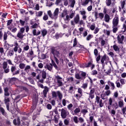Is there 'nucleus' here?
I'll return each instance as SVG.
<instances>
[{
    "instance_id": "nucleus-1",
    "label": "nucleus",
    "mask_w": 126,
    "mask_h": 126,
    "mask_svg": "<svg viewBox=\"0 0 126 126\" xmlns=\"http://www.w3.org/2000/svg\"><path fill=\"white\" fill-rule=\"evenodd\" d=\"M14 46V48H13V49H9V51L7 52V57H12V56L14 55V52L15 53H16V52L18 51L19 54H20V53L22 52V49L19 47V45H18V43L17 42H15Z\"/></svg>"
},
{
    "instance_id": "nucleus-2",
    "label": "nucleus",
    "mask_w": 126,
    "mask_h": 126,
    "mask_svg": "<svg viewBox=\"0 0 126 126\" xmlns=\"http://www.w3.org/2000/svg\"><path fill=\"white\" fill-rule=\"evenodd\" d=\"M52 96L53 99H59V100H62L63 96V93L60 92V91L52 92Z\"/></svg>"
},
{
    "instance_id": "nucleus-3",
    "label": "nucleus",
    "mask_w": 126,
    "mask_h": 126,
    "mask_svg": "<svg viewBox=\"0 0 126 126\" xmlns=\"http://www.w3.org/2000/svg\"><path fill=\"white\" fill-rule=\"evenodd\" d=\"M51 55H53V57L56 60V62L57 63H59V60L58 59H60V56H61V54H60V52L57 50H56L55 48H52L51 49Z\"/></svg>"
},
{
    "instance_id": "nucleus-4",
    "label": "nucleus",
    "mask_w": 126,
    "mask_h": 126,
    "mask_svg": "<svg viewBox=\"0 0 126 126\" xmlns=\"http://www.w3.org/2000/svg\"><path fill=\"white\" fill-rule=\"evenodd\" d=\"M73 122L75 124H81V126H86V123L84 122V119L82 117H77V116H75L73 118Z\"/></svg>"
},
{
    "instance_id": "nucleus-5",
    "label": "nucleus",
    "mask_w": 126,
    "mask_h": 126,
    "mask_svg": "<svg viewBox=\"0 0 126 126\" xmlns=\"http://www.w3.org/2000/svg\"><path fill=\"white\" fill-rule=\"evenodd\" d=\"M61 16L65 21H69V16L67 14V10L66 9H64L63 11Z\"/></svg>"
},
{
    "instance_id": "nucleus-6",
    "label": "nucleus",
    "mask_w": 126,
    "mask_h": 126,
    "mask_svg": "<svg viewBox=\"0 0 126 126\" xmlns=\"http://www.w3.org/2000/svg\"><path fill=\"white\" fill-rule=\"evenodd\" d=\"M95 104L98 105L101 108L103 107V100L100 98V97L96 96L95 97Z\"/></svg>"
},
{
    "instance_id": "nucleus-7",
    "label": "nucleus",
    "mask_w": 126,
    "mask_h": 126,
    "mask_svg": "<svg viewBox=\"0 0 126 126\" xmlns=\"http://www.w3.org/2000/svg\"><path fill=\"white\" fill-rule=\"evenodd\" d=\"M55 79L57 81L58 85L59 87L61 86H63V83L62 77H61L60 76L57 75L55 76Z\"/></svg>"
},
{
    "instance_id": "nucleus-8",
    "label": "nucleus",
    "mask_w": 126,
    "mask_h": 126,
    "mask_svg": "<svg viewBox=\"0 0 126 126\" xmlns=\"http://www.w3.org/2000/svg\"><path fill=\"white\" fill-rule=\"evenodd\" d=\"M24 31H25V29L24 28H21L20 31L18 32V34H17V37L19 38L20 39H22L24 37Z\"/></svg>"
},
{
    "instance_id": "nucleus-9",
    "label": "nucleus",
    "mask_w": 126,
    "mask_h": 126,
    "mask_svg": "<svg viewBox=\"0 0 126 126\" xmlns=\"http://www.w3.org/2000/svg\"><path fill=\"white\" fill-rule=\"evenodd\" d=\"M69 113L68 111L64 110L63 108L61 110V117L63 118V119H65L66 116L69 115Z\"/></svg>"
},
{
    "instance_id": "nucleus-10",
    "label": "nucleus",
    "mask_w": 126,
    "mask_h": 126,
    "mask_svg": "<svg viewBox=\"0 0 126 126\" xmlns=\"http://www.w3.org/2000/svg\"><path fill=\"white\" fill-rule=\"evenodd\" d=\"M109 62V57L107 56V55H104L101 58V63L102 64H104V63H107Z\"/></svg>"
},
{
    "instance_id": "nucleus-11",
    "label": "nucleus",
    "mask_w": 126,
    "mask_h": 126,
    "mask_svg": "<svg viewBox=\"0 0 126 126\" xmlns=\"http://www.w3.org/2000/svg\"><path fill=\"white\" fill-rule=\"evenodd\" d=\"M2 66L5 73H8V72H9V68H8L7 66V63L5 62H3Z\"/></svg>"
},
{
    "instance_id": "nucleus-12",
    "label": "nucleus",
    "mask_w": 126,
    "mask_h": 126,
    "mask_svg": "<svg viewBox=\"0 0 126 126\" xmlns=\"http://www.w3.org/2000/svg\"><path fill=\"white\" fill-rule=\"evenodd\" d=\"M16 67L12 66L11 68V71L13 74V75H16V74H19V70H16Z\"/></svg>"
},
{
    "instance_id": "nucleus-13",
    "label": "nucleus",
    "mask_w": 126,
    "mask_h": 126,
    "mask_svg": "<svg viewBox=\"0 0 126 126\" xmlns=\"http://www.w3.org/2000/svg\"><path fill=\"white\" fill-rule=\"evenodd\" d=\"M27 57L30 59L31 61H32L33 59H34V52L32 49L27 53Z\"/></svg>"
},
{
    "instance_id": "nucleus-14",
    "label": "nucleus",
    "mask_w": 126,
    "mask_h": 126,
    "mask_svg": "<svg viewBox=\"0 0 126 126\" xmlns=\"http://www.w3.org/2000/svg\"><path fill=\"white\" fill-rule=\"evenodd\" d=\"M112 23L113 27H117L119 24V17H115L112 21Z\"/></svg>"
},
{
    "instance_id": "nucleus-15",
    "label": "nucleus",
    "mask_w": 126,
    "mask_h": 126,
    "mask_svg": "<svg viewBox=\"0 0 126 126\" xmlns=\"http://www.w3.org/2000/svg\"><path fill=\"white\" fill-rule=\"evenodd\" d=\"M89 2L92 3V0H82L81 1V5H82V6H87Z\"/></svg>"
},
{
    "instance_id": "nucleus-16",
    "label": "nucleus",
    "mask_w": 126,
    "mask_h": 126,
    "mask_svg": "<svg viewBox=\"0 0 126 126\" xmlns=\"http://www.w3.org/2000/svg\"><path fill=\"white\" fill-rule=\"evenodd\" d=\"M124 39H125V36L119 34L117 37L118 42L119 44H123L124 42Z\"/></svg>"
},
{
    "instance_id": "nucleus-17",
    "label": "nucleus",
    "mask_w": 126,
    "mask_h": 126,
    "mask_svg": "<svg viewBox=\"0 0 126 126\" xmlns=\"http://www.w3.org/2000/svg\"><path fill=\"white\" fill-rule=\"evenodd\" d=\"M80 14L82 16V19L83 20H86L87 16H86V11L85 10H81L80 11Z\"/></svg>"
},
{
    "instance_id": "nucleus-18",
    "label": "nucleus",
    "mask_w": 126,
    "mask_h": 126,
    "mask_svg": "<svg viewBox=\"0 0 126 126\" xmlns=\"http://www.w3.org/2000/svg\"><path fill=\"white\" fill-rule=\"evenodd\" d=\"M4 103L6 105L7 110H9V104H8V103H9V98L5 96L4 98Z\"/></svg>"
},
{
    "instance_id": "nucleus-19",
    "label": "nucleus",
    "mask_w": 126,
    "mask_h": 126,
    "mask_svg": "<svg viewBox=\"0 0 126 126\" xmlns=\"http://www.w3.org/2000/svg\"><path fill=\"white\" fill-rule=\"evenodd\" d=\"M80 19V17H79V15L77 14L74 18V22L76 24H78Z\"/></svg>"
},
{
    "instance_id": "nucleus-20",
    "label": "nucleus",
    "mask_w": 126,
    "mask_h": 126,
    "mask_svg": "<svg viewBox=\"0 0 126 126\" xmlns=\"http://www.w3.org/2000/svg\"><path fill=\"white\" fill-rule=\"evenodd\" d=\"M125 4H126V1L125 0L121 1V8L123 10V14L126 13V9L125 8Z\"/></svg>"
},
{
    "instance_id": "nucleus-21",
    "label": "nucleus",
    "mask_w": 126,
    "mask_h": 126,
    "mask_svg": "<svg viewBox=\"0 0 126 126\" xmlns=\"http://www.w3.org/2000/svg\"><path fill=\"white\" fill-rule=\"evenodd\" d=\"M58 15H59V8H57L54 12V19H57V18L58 17Z\"/></svg>"
},
{
    "instance_id": "nucleus-22",
    "label": "nucleus",
    "mask_w": 126,
    "mask_h": 126,
    "mask_svg": "<svg viewBox=\"0 0 126 126\" xmlns=\"http://www.w3.org/2000/svg\"><path fill=\"white\" fill-rule=\"evenodd\" d=\"M32 33L33 36H38V35H40V34H41V32L39 31L37 32L35 29H34L32 30Z\"/></svg>"
},
{
    "instance_id": "nucleus-23",
    "label": "nucleus",
    "mask_w": 126,
    "mask_h": 126,
    "mask_svg": "<svg viewBox=\"0 0 126 126\" xmlns=\"http://www.w3.org/2000/svg\"><path fill=\"white\" fill-rule=\"evenodd\" d=\"M94 66L95 65L92 63L91 62L89 63L88 64L86 65V67H91L92 69H93Z\"/></svg>"
},
{
    "instance_id": "nucleus-24",
    "label": "nucleus",
    "mask_w": 126,
    "mask_h": 126,
    "mask_svg": "<svg viewBox=\"0 0 126 126\" xmlns=\"http://www.w3.org/2000/svg\"><path fill=\"white\" fill-rule=\"evenodd\" d=\"M44 67L45 68H47L48 70H50V71H51V70L53 69V65L52 64H46V65H45Z\"/></svg>"
},
{
    "instance_id": "nucleus-25",
    "label": "nucleus",
    "mask_w": 126,
    "mask_h": 126,
    "mask_svg": "<svg viewBox=\"0 0 126 126\" xmlns=\"http://www.w3.org/2000/svg\"><path fill=\"white\" fill-rule=\"evenodd\" d=\"M100 44H101L102 47H103L104 46H107V45L108 44V42L107 41V40H105L104 39H101V40L100 41Z\"/></svg>"
},
{
    "instance_id": "nucleus-26",
    "label": "nucleus",
    "mask_w": 126,
    "mask_h": 126,
    "mask_svg": "<svg viewBox=\"0 0 126 126\" xmlns=\"http://www.w3.org/2000/svg\"><path fill=\"white\" fill-rule=\"evenodd\" d=\"M104 21L105 22H109L110 21V16L108 14L105 15Z\"/></svg>"
},
{
    "instance_id": "nucleus-27",
    "label": "nucleus",
    "mask_w": 126,
    "mask_h": 126,
    "mask_svg": "<svg viewBox=\"0 0 126 126\" xmlns=\"http://www.w3.org/2000/svg\"><path fill=\"white\" fill-rule=\"evenodd\" d=\"M107 83L109 85H111V86L112 87L111 88L112 90H114L115 89V84L114 83L109 81L107 82Z\"/></svg>"
},
{
    "instance_id": "nucleus-28",
    "label": "nucleus",
    "mask_w": 126,
    "mask_h": 126,
    "mask_svg": "<svg viewBox=\"0 0 126 126\" xmlns=\"http://www.w3.org/2000/svg\"><path fill=\"white\" fill-rule=\"evenodd\" d=\"M13 124L15 126H19V125H20V120H19V119H18L17 121L14 119L13 120Z\"/></svg>"
},
{
    "instance_id": "nucleus-29",
    "label": "nucleus",
    "mask_w": 126,
    "mask_h": 126,
    "mask_svg": "<svg viewBox=\"0 0 126 126\" xmlns=\"http://www.w3.org/2000/svg\"><path fill=\"white\" fill-rule=\"evenodd\" d=\"M49 91V88L47 87H44V90H43V95L46 97V95L47 94V93H48V92Z\"/></svg>"
},
{
    "instance_id": "nucleus-30",
    "label": "nucleus",
    "mask_w": 126,
    "mask_h": 126,
    "mask_svg": "<svg viewBox=\"0 0 126 126\" xmlns=\"http://www.w3.org/2000/svg\"><path fill=\"white\" fill-rule=\"evenodd\" d=\"M47 32H48L45 29H43V30H41V34H42V35L43 36V37H45V36H46L47 35Z\"/></svg>"
},
{
    "instance_id": "nucleus-31",
    "label": "nucleus",
    "mask_w": 126,
    "mask_h": 126,
    "mask_svg": "<svg viewBox=\"0 0 126 126\" xmlns=\"http://www.w3.org/2000/svg\"><path fill=\"white\" fill-rule=\"evenodd\" d=\"M31 68V66H30V65H28L26 66L25 67V71H26V72H27V73H29V70Z\"/></svg>"
},
{
    "instance_id": "nucleus-32",
    "label": "nucleus",
    "mask_w": 126,
    "mask_h": 126,
    "mask_svg": "<svg viewBox=\"0 0 126 126\" xmlns=\"http://www.w3.org/2000/svg\"><path fill=\"white\" fill-rule=\"evenodd\" d=\"M69 2H70V7H74V4H75V0H69Z\"/></svg>"
},
{
    "instance_id": "nucleus-33",
    "label": "nucleus",
    "mask_w": 126,
    "mask_h": 126,
    "mask_svg": "<svg viewBox=\"0 0 126 126\" xmlns=\"http://www.w3.org/2000/svg\"><path fill=\"white\" fill-rule=\"evenodd\" d=\"M41 15H43V11H39L36 13L35 16L37 17H41Z\"/></svg>"
},
{
    "instance_id": "nucleus-34",
    "label": "nucleus",
    "mask_w": 126,
    "mask_h": 126,
    "mask_svg": "<svg viewBox=\"0 0 126 126\" xmlns=\"http://www.w3.org/2000/svg\"><path fill=\"white\" fill-rule=\"evenodd\" d=\"M113 48L115 52H119L120 51V48L117 45H113Z\"/></svg>"
},
{
    "instance_id": "nucleus-35",
    "label": "nucleus",
    "mask_w": 126,
    "mask_h": 126,
    "mask_svg": "<svg viewBox=\"0 0 126 126\" xmlns=\"http://www.w3.org/2000/svg\"><path fill=\"white\" fill-rule=\"evenodd\" d=\"M4 91L5 96H9V93L7 92L8 91V89L7 88H5L4 90Z\"/></svg>"
},
{
    "instance_id": "nucleus-36",
    "label": "nucleus",
    "mask_w": 126,
    "mask_h": 126,
    "mask_svg": "<svg viewBox=\"0 0 126 126\" xmlns=\"http://www.w3.org/2000/svg\"><path fill=\"white\" fill-rule=\"evenodd\" d=\"M72 107H73V105H72L71 103L69 104L67 106L68 110L69 111H72Z\"/></svg>"
},
{
    "instance_id": "nucleus-37",
    "label": "nucleus",
    "mask_w": 126,
    "mask_h": 126,
    "mask_svg": "<svg viewBox=\"0 0 126 126\" xmlns=\"http://www.w3.org/2000/svg\"><path fill=\"white\" fill-rule=\"evenodd\" d=\"M9 45L8 43H6V41H5V44L4 45V49H6L7 50H8V48H9Z\"/></svg>"
},
{
    "instance_id": "nucleus-38",
    "label": "nucleus",
    "mask_w": 126,
    "mask_h": 126,
    "mask_svg": "<svg viewBox=\"0 0 126 126\" xmlns=\"http://www.w3.org/2000/svg\"><path fill=\"white\" fill-rule=\"evenodd\" d=\"M47 1L46 5L47 6H49V7H50V6H52L53 5V3L52 2H49V0H46Z\"/></svg>"
},
{
    "instance_id": "nucleus-39",
    "label": "nucleus",
    "mask_w": 126,
    "mask_h": 126,
    "mask_svg": "<svg viewBox=\"0 0 126 126\" xmlns=\"http://www.w3.org/2000/svg\"><path fill=\"white\" fill-rule=\"evenodd\" d=\"M41 75H42V79H46V76H47V74H46V72L43 71V72H42Z\"/></svg>"
},
{
    "instance_id": "nucleus-40",
    "label": "nucleus",
    "mask_w": 126,
    "mask_h": 126,
    "mask_svg": "<svg viewBox=\"0 0 126 126\" xmlns=\"http://www.w3.org/2000/svg\"><path fill=\"white\" fill-rule=\"evenodd\" d=\"M0 111L3 116H5L6 115V113L5 112V111H4V109L3 108H0Z\"/></svg>"
},
{
    "instance_id": "nucleus-41",
    "label": "nucleus",
    "mask_w": 126,
    "mask_h": 126,
    "mask_svg": "<svg viewBox=\"0 0 126 126\" xmlns=\"http://www.w3.org/2000/svg\"><path fill=\"white\" fill-rule=\"evenodd\" d=\"M3 37L4 41H6V40L7 39V32H4V34H3Z\"/></svg>"
},
{
    "instance_id": "nucleus-42",
    "label": "nucleus",
    "mask_w": 126,
    "mask_h": 126,
    "mask_svg": "<svg viewBox=\"0 0 126 126\" xmlns=\"http://www.w3.org/2000/svg\"><path fill=\"white\" fill-rule=\"evenodd\" d=\"M19 67L20 68H21V69H23L24 68H25V64L23 63H20Z\"/></svg>"
},
{
    "instance_id": "nucleus-43",
    "label": "nucleus",
    "mask_w": 126,
    "mask_h": 126,
    "mask_svg": "<svg viewBox=\"0 0 126 126\" xmlns=\"http://www.w3.org/2000/svg\"><path fill=\"white\" fill-rule=\"evenodd\" d=\"M93 38V35L92 34H89L87 36L86 40L87 41H89L90 40H91Z\"/></svg>"
},
{
    "instance_id": "nucleus-44",
    "label": "nucleus",
    "mask_w": 126,
    "mask_h": 126,
    "mask_svg": "<svg viewBox=\"0 0 126 126\" xmlns=\"http://www.w3.org/2000/svg\"><path fill=\"white\" fill-rule=\"evenodd\" d=\"M116 84L117 88H121L123 86V85H121V83L118 81L116 82Z\"/></svg>"
},
{
    "instance_id": "nucleus-45",
    "label": "nucleus",
    "mask_w": 126,
    "mask_h": 126,
    "mask_svg": "<svg viewBox=\"0 0 126 126\" xmlns=\"http://www.w3.org/2000/svg\"><path fill=\"white\" fill-rule=\"evenodd\" d=\"M74 114H78V113H80V108H77L74 110Z\"/></svg>"
},
{
    "instance_id": "nucleus-46",
    "label": "nucleus",
    "mask_w": 126,
    "mask_h": 126,
    "mask_svg": "<svg viewBox=\"0 0 126 126\" xmlns=\"http://www.w3.org/2000/svg\"><path fill=\"white\" fill-rule=\"evenodd\" d=\"M68 102V101L64 99H63L62 100V104L63 105V106H64V107H65V106H66V102Z\"/></svg>"
},
{
    "instance_id": "nucleus-47",
    "label": "nucleus",
    "mask_w": 126,
    "mask_h": 126,
    "mask_svg": "<svg viewBox=\"0 0 126 126\" xmlns=\"http://www.w3.org/2000/svg\"><path fill=\"white\" fill-rule=\"evenodd\" d=\"M47 14L49 15V17H51V18H54V16H53V14H52V12L51 10H49L47 11Z\"/></svg>"
},
{
    "instance_id": "nucleus-48",
    "label": "nucleus",
    "mask_w": 126,
    "mask_h": 126,
    "mask_svg": "<svg viewBox=\"0 0 126 126\" xmlns=\"http://www.w3.org/2000/svg\"><path fill=\"white\" fill-rule=\"evenodd\" d=\"M111 93H112L111 92V91H110V90H107L105 92V95H106V96H110V95H111Z\"/></svg>"
},
{
    "instance_id": "nucleus-49",
    "label": "nucleus",
    "mask_w": 126,
    "mask_h": 126,
    "mask_svg": "<svg viewBox=\"0 0 126 126\" xmlns=\"http://www.w3.org/2000/svg\"><path fill=\"white\" fill-rule=\"evenodd\" d=\"M120 81L122 85H124V84H126V80L124 79H121Z\"/></svg>"
},
{
    "instance_id": "nucleus-50",
    "label": "nucleus",
    "mask_w": 126,
    "mask_h": 126,
    "mask_svg": "<svg viewBox=\"0 0 126 126\" xmlns=\"http://www.w3.org/2000/svg\"><path fill=\"white\" fill-rule=\"evenodd\" d=\"M92 8H93V6H92V5H91L87 7V9L88 11L90 12L92 11Z\"/></svg>"
},
{
    "instance_id": "nucleus-51",
    "label": "nucleus",
    "mask_w": 126,
    "mask_h": 126,
    "mask_svg": "<svg viewBox=\"0 0 126 126\" xmlns=\"http://www.w3.org/2000/svg\"><path fill=\"white\" fill-rule=\"evenodd\" d=\"M81 113L84 115H86L87 113H88V111H87V109H82L81 110Z\"/></svg>"
},
{
    "instance_id": "nucleus-52",
    "label": "nucleus",
    "mask_w": 126,
    "mask_h": 126,
    "mask_svg": "<svg viewBox=\"0 0 126 126\" xmlns=\"http://www.w3.org/2000/svg\"><path fill=\"white\" fill-rule=\"evenodd\" d=\"M38 26H39V24L35 23V24L32 25L31 26V27H32V28H33V29H36V28H38Z\"/></svg>"
},
{
    "instance_id": "nucleus-53",
    "label": "nucleus",
    "mask_w": 126,
    "mask_h": 126,
    "mask_svg": "<svg viewBox=\"0 0 126 126\" xmlns=\"http://www.w3.org/2000/svg\"><path fill=\"white\" fill-rule=\"evenodd\" d=\"M88 86V84L84 83L83 84V85L81 87H82V88H83V89H86V88H87Z\"/></svg>"
},
{
    "instance_id": "nucleus-54",
    "label": "nucleus",
    "mask_w": 126,
    "mask_h": 126,
    "mask_svg": "<svg viewBox=\"0 0 126 126\" xmlns=\"http://www.w3.org/2000/svg\"><path fill=\"white\" fill-rule=\"evenodd\" d=\"M76 45H77V40H76V38H75L73 40V47H75Z\"/></svg>"
},
{
    "instance_id": "nucleus-55",
    "label": "nucleus",
    "mask_w": 126,
    "mask_h": 126,
    "mask_svg": "<svg viewBox=\"0 0 126 126\" xmlns=\"http://www.w3.org/2000/svg\"><path fill=\"white\" fill-rule=\"evenodd\" d=\"M106 4L107 6H110V5H111V0H106Z\"/></svg>"
},
{
    "instance_id": "nucleus-56",
    "label": "nucleus",
    "mask_w": 126,
    "mask_h": 126,
    "mask_svg": "<svg viewBox=\"0 0 126 126\" xmlns=\"http://www.w3.org/2000/svg\"><path fill=\"white\" fill-rule=\"evenodd\" d=\"M78 92L79 94L81 95V96H82V89H81V88H78Z\"/></svg>"
},
{
    "instance_id": "nucleus-57",
    "label": "nucleus",
    "mask_w": 126,
    "mask_h": 126,
    "mask_svg": "<svg viewBox=\"0 0 126 126\" xmlns=\"http://www.w3.org/2000/svg\"><path fill=\"white\" fill-rule=\"evenodd\" d=\"M98 16L100 19H103V18H104V14H103V13H99Z\"/></svg>"
},
{
    "instance_id": "nucleus-58",
    "label": "nucleus",
    "mask_w": 126,
    "mask_h": 126,
    "mask_svg": "<svg viewBox=\"0 0 126 126\" xmlns=\"http://www.w3.org/2000/svg\"><path fill=\"white\" fill-rule=\"evenodd\" d=\"M113 33H116V32H117L118 31V28H117V27H114V26H113Z\"/></svg>"
},
{
    "instance_id": "nucleus-59",
    "label": "nucleus",
    "mask_w": 126,
    "mask_h": 126,
    "mask_svg": "<svg viewBox=\"0 0 126 126\" xmlns=\"http://www.w3.org/2000/svg\"><path fill=\"white\" fill-rule=\"evenodd\" d=\"M54 121V123H55V124H58V123H59V118H57V116H55Z\"/></svg>"
},
{
    "instance_id": "nucleus-60",
    "label": "nucleus",
    "mask_w": 126,
    "mask_h": 126,
    "mask_svg": "<svg viewBox=\"0 0 126 126\" xmlns=\"http://www.w3.org/2000/svg\"><path fill=\"white\" fill-rule=\"evenodd\" d=\"M119 107H120V108H122V107L124 106V102L123 101H120L119 102Z\"/></svg>"
},
{
    "instance_id": "nucleus-61",
    "label": "nucleus",
    "mask_w": 126,
    "mask_h": 126,
    "mask_svg": "<svg viewBox=\"0 0 126 126\" xmlns=\"http://www.w3.org/2000/svg\"><path fill=\"white\" fill-rule=\"evenodd\" d=\"M75 78L77 79H81V77L79 75V74L77 73L75 74Z\"/></svg>"
},
{
    "instance_id": "nucleus-62",
    "label": "nucleus",
    "mask_w": 126,
    "mask_h": 126,
    "mask_svg": "<svg viewBox=\"0 0 126 126\" xmlns=\"http://www.w3.org/2000/svg\"><path fill=\"white\" fill-rule=\"evenodd\" d=\"M99 30H100V29H99V28H96L94 32V34H97V33H98V32H99Z\"/></svg>"
},
{
    "instance_id": "nucleus-63",
    "label": "nucleus",
    "mask_w": 126,
    "mask_h": 126,
    "mask_svg": "<svg viewBox=\"0 0 126 126\" xmlns=\"http://www.w3.org/2000/svg\"><path fill=\"white\" fill-rule=\"evenodd\" d=\"M29 50V45H26L24 47V51H28Z\"/></svg>"
},
{
    "instance_id": "nucleus-64",
    "label": "nucleus",
    "mask_w": 126,
    "mask_h": 126,
    "mask_svg": "<svg viewBox=\"0 0 126 126\" xmlns=\"http://www.w3.org/2000/svg\"><path fill=\"white\" fill-rule=\"evenodd\" d=\"M91 30H94V29H95V24H93V25H91L90 27Z\"/></svg>"
}]
</instances>
